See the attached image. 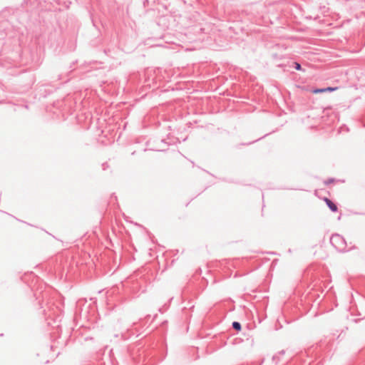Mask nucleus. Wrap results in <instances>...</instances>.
Returning <instances> with one entry per match:
<instances>
[{
  "label": "nucleus",
  "instance_id": "f257e3e1",
  "mask_svg": "<svg viewBox=\"0 0 365 365\" xmlns=\"http://www.w3.org/2000/svg\"><path fill=\"white\" fill-rule=\"evenodd\" d=\"M331 245L338 251L344 252L346 250V243L344 238L339 235L334 234L330 238Z\"/></svg>",
  "mask_w": 365,
  "mask_h": 365
},
{
  "label": "nucleus",
  "instance_id": "f03ea898",
  "mask_svg": "<svg viewBox=\"0 0 365 365\" xmlns=\"http://www.w3.org/2000/svg\"><path fill=\"white\" fill-rule=\"evenodd\" d=\"M324 201L326 202L327 205L332 212H336L338 210V207L335 203H334L331 200L328 198H325Z\"/></svg>",
  "mask_w": 365,
  "mask_h": 365
},
{
  "label": "nucleus",
  "instance_id": "7ed1b4c3",
  "mask_svg": "<svg viewBox=\"0 0 365 365\" xmlns=\"http://www.w3.org/2000/svg\"><path fill=\"white\" fill-rule=\"evenodd\" d=\"M232 328L236 331H240L242 329L241 324L238 322H232Z\"/></svg>",
  "mask_w": 365,
  "mask_h": 365
},
{
  "label": "nucleus",
  "instance_id": "20e7f679",
  "mask_svg": "<svg viewBox=\"0 0 365 365\" xmlns=\"http://www.w3.org/2000/svg\"><path fill=\"white\" fill-rule=\"evenodd\" d=\"M294 68L296 70H297V71H300V70H302V66H301V65H300L299 63H297V62H294Z\"/></svg>",
  "mask_w": 365,
  "mask_h": 365
},
{
  "label": "nucleus",
  "instance_id": "39448f33",
  "mask_svg": "<svg viewBox=\"0 0 365 365\" xmlns=\"http://www.w3.org/2000/svg\"><path fill=\"white\" fill-rule=\"evenodd\" d=\"M323 92H325L324 88H317L313 91L314 93H320Z\"/></svg>",
  "mask_w": 365,
  "mask_h": 365
},
{
  "label": "nucleus",
  "instance_id": "423d86ee",
  "mask_svg": "<svg viewBox=\"0 0 365 365\" xmlns=\"http://www.w3.org/2000/svg\"><path fill=\"white\" fill-rule=\"evenodd\" d=\"M336 89V88H332V87H327V88H324L325 91H335Z\"/></svg>",
  "mask_w": 365,
  "mask_h": 365
},
{
  "label": "nucleus",
  "instance_id": "0eeeda50",
  "mask_svg": "<svg viewBox=\"0 0 365 365\" xmlns=\"http://www.w3.org/2000/svg\"><path fill=\"white\" fill-rule=\"evenodd\" d=\"M334 180L333 178H330V179L327 180L325 182V183H326V184H329V183H331V182H334Z\"/></svg>",
  "mask_w": 365,
  "mask_h": 365
},
{
  "label": "nucleus",
  "instance_id": "6e6552de",
  "mask_svg": "<svg viewBox=\"0 0 365 365\" xmlns=\"http://www.w3.org/2000/svg\"><path fill=\"white\" fill-rule=\"evenodd\" d=\"M128 331L131 332L130 334H135L132 329H128Z\"/></svg>",
  "mask_w": 365,
  "mask_h": 365
}]
</instances>
